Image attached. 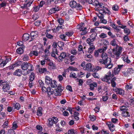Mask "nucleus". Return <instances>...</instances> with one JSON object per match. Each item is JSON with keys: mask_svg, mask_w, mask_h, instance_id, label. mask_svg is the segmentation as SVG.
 <instances>
[{"mask_svg": "<svg viewBox=\"0 0 134 134\" xmlns=\"http://www.w3.org/2000/svg\"><path fill=\"white\" fill-rule=\"evenodd\" d=\"M57 21L58 23L60 25H62L64 23V20L61 18L58 19Z\"/></svg>", "mask_w": 134, "mask_h": 134, "instance_id": "42", "label": "nucleus"}, {"mask_svg": "<svg viewBox=\"0 0 134 134\" xmlns=\"http://www.w3.org/2000/svg\"><path fill=\"white\" fill-rule=\"evenodd\" d=\"M102 55V59L99 60V63L101 64H103L105 68L111 69L113 66L111 59L108 58L107 55L106 53H103Z\"/></svg>", "mask_w": 134, "mask_h": 134, "instance_id": "2", "label": "nucleus"}, {"mask_svg": "<svg viewBox=\"0 0 134 134\" xmlns=\"http://www.w3.org/2000/svg\"><path fill=\"white\" fill-rule=\"evenodd\" d=\"M44 52V54L46 56H48L50 55V53L48 49L47 48L46 49H45Z\"/></svg>", "mask_w": 134, "mask_h": 134, "instance_id": "44", "label": "nucleus"}, {"mask_svg": "<svg viewBox=\"0 0 134 134\" xmlns=\"http://www.w3.org/2000/svg\"><path fill=\"white\" fill-rule=\"evenodd\" d=\"M14 106V109H16L17 110H19L20 107L19 104L18 103H16L15 104Z\"/></svg>", "mask_w": 134, "mask_h": 134, "instance_id": "39", "label": "nucleus"}, {"mask_svg": "<svg viewBox=\"0 0 134 134\" xmlns=\"http://www.w3.org/2000/svg\"><path fill=\"white\" fill-rule=\"evenodd\" d=\"M94 69V66H92L91 63L87 64L84 67V69L87 70L89 71H93Z\"/></svg>", "mask_w": 134, "mask_h": 134, "instance_id": "7", "label": "nucleus"}, {"mask_svg": "<svg viewBox=\"0 0 134 134\" xmlns=\"http://www.w3.org/2000/svg\"><path fill=\"white\" fill-rule=\"evenodd\" d=\"M107 125L108 126L109 129L111 132H113L115 130V127L114 125L111 122H108L107 123Z\"/></svg>", "mask_w": 134, "mask_h": 134, "instance_id": "11", "label": "nucleus"}, {"mask_svg": "<svg viewBox=\"0 0 134 134\" xmlns=\"http://www.w3.org/2000/svg\"><path fill=\"white\" fill-rule=\"evenodd\" d=\"M7 4L6 1H3L1 3H0V7L2 8L5 7Z\"/></svg>", "mask_w": 134, "mask_h": 134, "instance_id": "33", "label": "nucleus"}, {"mask_svg": "<svg viewBox=\"0 0 134 134\" xmlns=\"http://www.w3.org/2000/svg\"><path fill=\"white\" fill-rule=\"evenodd\" d=\"M89 118L92 121H94L95 120L96 118L95 116H94L93 115H90Z\"/></svg>", "mask_w": 134, "mask_h": 134, "instance_id": "49", "label": "nucleus"}, {"mask_svg": "<svg viewBox=\"0 0 134 134\" xmlns=\"http://www.w3.org/2000/svg\"><path fill=\"white\" fill-rule=\"evenodd\" d=\"M57 45L60 48V49H62V47L64 46V44L63 42L61 41H59L58 42Z\"/></svg>", "mask_w": 134, "mask_h": 134, "instance_id": "28", "label": "nucleus"}, {"mask_svg": "<svg viewBox=\"0 0 134 134\" xmlns=\"http://www.w3.org/2000/svg\"><path fill=\"white\" fill-rule=\"evenodd\" d=\"M65 134H75L74 130L71 129L69 130L67 133H66Z\"/></svg>", "mask_w": 134, "mask_h": 134, "instance_id": "47", "label": "nucleus"}, {"mask_svg": "<svg viewBox=\"0 0 134 134\" xmlns=\"http://www.w3.org/2000/svg\"><path fill=\"white\" fill-rule=\"evenodd\" d=\"M48 124L50 127L53 125L54 122L51 118H49L48 119Z\"/></svg>", "mask_w": 134, "mask_h": 134, "instance_id": "34", "label": "nucleus"}, {"mask_svg": "<svg viewBox=\"0 0 134 134\" xmlns=\"http://www.w3.org/2000/svg\"><path fill=\"white\" fill-rule=\"evenodd\" d=\"M127 71L129 75L134 72V70L132 68L128 69L127 70Z\"/></svg>", "mask_w": 134, "mask_h": 134, "instance_id": "48", "label": "nucleus"}, {"mask_svg": "<svg viewBox=\"0 0 134 134\" xmlns=\"http://www.w3.org/2000/svg\"><path fill=\"white\" fill-rule=\"evenodd\" d=\"M70 5L71 7L77 8V9L81 10L82 8V5L79 4H77L76 2L74 1H71L70 2Z\"/></svg>", "mask_w": 134, "mask_h": 134, "instance_id": "6", "label": "nucleus"}, {"mask_svg": "<svg viewBox=\"0 0 134 134\" xmlns=\"http://www.w3.org/2000/svg\"><path fill=\"white\" fill-rule=\"evenodd\" d=\"M50 85L52 88H55L58 86L57 83L55 80L52 81Z\"/></svg>", "mask_w": 134, "mask_h": 134, "instance_id": "23", "label": "nucleus"}, {"mask_svg": "<svg viewBox=\"0 0 134 134\" xmlns=\"http://www.w3.org/2000/svg\"><path fill=\"white\" fill-rule=\"evenodd\" d=\"M54 91V94L56 96H61L62 91L64 90V88L62 87L61 85L59 84Z\"/></svg>", "mask_w": 134, "mask_h": 134, "instance_id": "5", "label": "nucleus"}, {"mask_svg": "<svg viewBox=\"0 0 134 134\" xmlns=\"http://www.w3.org/2000/svg\"><path fill=\"white\" fill-rule=\"evenodd\" d=\"M22 74V71L20 69H17L14 73V75L19 76H20Z\"/></svg>", "mask_w": 134, "mask_h": 134, "instance_id": "17", "label": "nucleus"}, {"mask_svg": "<svg viewBox=\"0 0 134 134\" xmlns=\"http://www.w3.org/2000/svg\"><path fill=\"white\" fill-rule=\"evenodd\" d=\"M29 66L30 65L28 63L24 62L21 65V68L22 70H26L28 69Z\"/></svg>", "mask_w": 134, "mask_h": 134, "instance_id": "14", "label": "nucleus"}, {"mask_svg": "<svg viewBox=\"0 0 134 134\" xmlns=\"http://www.w3.org/2000/svg\"><path fill=\"white\" fill-rule=\"evenodd\" d=\"M130 104L131 106H133L134 107V98L130 99L129 100Z\"/></svg>", "mask_w": 134, "mask_h": 134, "instance_id": "50", "label": "nucleus"}, {"mask_svg": "<svg viewBox=\"0 0 134 134\" xmlns=\"http://www.w3.org/2000/svg\"><path fill=\"white\" fill-rule=\"evenodd\" d=\"M41 22L40 20H37L34 23V24L35 26H39L40 25Z\"/></svg>", "mask_w": 134, "mask_h": 134, "instance_id": "55", "label": "nucleus"}, {"mask_svg": "<svg viewBox=\"0 0 134 134\" xmlns=\"http://www.w3.org/2000/svg\"><path fill=\"white\" fill-rule=\"evenodd\" d=\"M16 52L18 54H21L23 53V51L22 48H19L16 50Z\"/></svg>", "mask_w": 134, "mask_h": 134, "instance_id": "32", "label": "nucleus"}, {"mask_svg": "<svg viewBox=\"0 0 134 134\" xmlns=\"http://www.w3.org/2000/svg\"><path fill=\"white\" fill-rule=\"evenodd\" d=\"M111 75L112 76H114V75L113 73L111 74L110 71H109L105 75L103 78H102V80L103 81L107 82L108 83H110Z\"/></svg>", "mask_w": 134, "mask_h": 134, "instance_id": "4", "label": "nucleus"}, {"mask_svg": "<svg viewBox=\"0 0 134 134\" xmlns=\"http://www.w3.org/2000/svg\"><path fill=\"white\" fill-rule=\"evenodd\" d=\"M95 40L92 38H87L86 40V42L90 46L88 48V52L91 53L95 49V47L94 45V41Z\"/></svg>", "mask_w": 134, "mask_h": 134, "instance_id": "3", "label": "nucleus"}, {"mask_svg": "<svg viewBox=\"0 0 134 134\" xmlns=\"http://www.w3.org/2000/svg\"><path fill=\"white\" fill-rule=\"evenodd\" d=\"M110 44V49L109 50H111L114 54L116 58L118 59L122 52V48L121 47H119L116 44L115 39H113L112 40Z\"/></svg>", "mask_w": 134, "mask_h": 134, "instance_id": "1", "label": "nucleus"}, {"mask_svg": "<svg viewBox=\"0 0 134 134\" xmlns=\"http://www.w3.org/2000/svg\"><path fill=\"white\" fill-rule=\"evenodd\" d=\"M45 83L47 85H49L52 81V79L49 77L46 76L45 77Z\"/></svg>", "mask_w": 134, "mask_h": 134, "instance_id": "19", "label": "nucleus"}, {"mask_svg": "<svg viewBox=\"0 0 134 134\" xmlns=\"http://www.w3.org/2000/svg\"><path fill=\"white\" fill-rule=\"evenodd\" d=\"M78 29L80 31H82L81 33V35H83L87 32V31H86L87 28L86 27H83Z\"/></svg>", "mask_w": 134, "mask_h": 134, "instance_id": "18", "label": "nucleus"}, {"mask_svg": "<svg viewBox=\"0 0 134 134\" xmlns=\"http://www.w3.org/2000/svg\"><path fill=\"white\" fill-rule=\"evenodd\" d=\"M42 108L41 107H38L37 112V115L38 116H41L42 115Z\"/></svg>", "mask_w": 134, "mask_h": 134, "instance_id": "20", "label": "nucleus"}, {"mask_svg": "<svg viewBox=\"0 0 134 134\" xmlns=\"http://www.w3.org/2000/svg\"><path fill=\"white\" fill-rule=\"evenodd\" d=\"M9 57H6V59L4 61V62H3V66H5L9 61L11 60V59H10V60H9Z\"/></svg>", "mask_w": 134, "mask_h": 134, "instance_id": "29", "label": "nucleus"}, {"mask_svg": "<svg viewBox=\"0 0 134 134\" xmlns=\"http://www.w3.org/2000/svg\"><path fill=\"white\" fill-rule=\"evenodd\" d=\"M29 55L31 57H32L33 55L37 57L38 55V52L35 51H32L30 52Z\"/></svg>", "mask_w": 134, "mask_h": 134, "instance_id": "21", "label": "nucleus"}, {"mask_svg": "<svg viewBox=\"0 0 134 134\" xmlns=\"http://www.w3.org/2000/svg\"><path fill=\"white\" fill-rule=\"evenodd\" d=\"M114 91L117 94L123 95L124 94V90L120 88L116 87L113 88V89Z\"/></svg>", "mask_w": 134, "mask_h": 134, "instance_id": "8", "label": "nucleus"}, {"mask_svg": "<svg viewBox=\"0 0 134 134\" xmlns=\"http://www.w3.org/2000/svg\"><path fill=\"white\" fill-rule=\"evenodd\" d=\"M29 38V35L27 33L24 34L23 35L22 38L23 41L25 42L28 40Z\"/></svg>", "mask_w": 134, "mask_h": 134, "instance_id": "16", "label": "nucleus"}, {"mask_svg": "<svg viewBox=\"0 0 134 134\" xmlns=\"http://www.w3.org/2000/svg\"><path fill=\"white\" fill-rule=\"evenodd\" d=\"M122 116L124 117H128L130 116L129 112L127 111L122 112L121 113Z\"/></svg>", "mask_w": 134, "mask_h": 134, "instance_id": "22", "label": "nucleus"}, {"mask_svg": "<svg viewBox=\"0 0 134 134\" xmlns=\"http://www.w3.org/2000/svg\"><path fill=\"white\" fill-rule=\"evenodd\" d=\"M71 53L73 55H75L77 53V51L75 49H72L71 50Z\"/></svg>", "mask_w": 134, "mask_h": 134, "instance_id": "52", "label": "nucleus"}, {"mask_svg": "<svg viewBox=\"0 0 134 134\" xmlns=\"http://www.w3.org/2000/svg\"><path fill=\"white\" fill-rule=\"evenodd\" d=\"M99 5L100 7V8L103 9V10H105V9H107V8L105 7L104 5L103 4L99 3Z\"/></svg>", "mask_w": 134, "mask_h": 134, "instance_id": "36", "label": "nucleus"}, {"mask_svg": "<svg viewBox=\"0 0 134 134\" xmlns=\"http://www.w3.org/2000/svg\"><path fill=\"white\" fill-rule=\"evenodd\" d=\"M3 86L2 88L3 91L4 92H9L10 87L9 85L7 83H3Z\"/></svg>", "mask_w": 134, "mask_h": 134, "instance_id": "9", "label": "nucleus"}, {"mask_svg": "<svg viewBox=\"0 0 134 134\" xmlns=\"http://www.w3.org/2000/svg\"><path fill=\"white\" fill-rule=\"evenodd\" d=\"M132 85L131 84H129L126 86L127 89H131L132 88Z\"/></svg>", "mask_w": 134, "mask_h": 134, "instance_id": "61", "label": "nucleus"}, {"mask_svg": "<svg viewBox=\"0 0 134 134\" xmlns=\"http://www.w3.org/2000/svg\"><path fill=\"white\" fill-rule=\"evenodd\" d=\"M120 71V70L119 68L115 67L114 69V74L116 75L118 74L119 73Z\"/></svg>", "mask_w": 134, "mask_h": 134, "instance_id": "41", "label": "nucleus"}, {"mask_svg": "<svg viewBox=\"0 0 134 134\" xmlns=\"http://www.w3.org/2000/svg\"><path fill=\"white\" fill-rule=\"evenodd\" d=\"M68 69L70 71H77V68H74L72 66H69L68 68Z\"/></svg>", "mask_w": 134, "mask_h": 134, "instance_id": "46", "label": "nucleus"}, {"mask_svg": "<svg viewBox=\"0 0 134 134\" xmlns=\"http://www.w3.org/2000/svg\"><path fill=\"white\" fill-rule=\"evenodd\" d=\"M92 75L95 78H99V75L98 74L96 73H94L92 74Z\"/></svg>", "mask_w": 134, "mask_h": 134, "instance_id": "63", "label": "nucleus"}, {"mask_svg": "<svg viewBox=\"0 0 134 134\" xmlns=\"http://www.w3.org/2000/svg\"><path fill=\"white\" fill-rule=\"evenodd\" d=\"M51 119L55 124L57 123L58 121V118L56 117H53L51 118Z\"/></svg>", "mask_w": 134, "mask_h": 134, "instance_id": "45", "label": "nucleus"}, {"mask_svg": "<svg viewBox=\"0 0 134 134\" xmlns=\"http://www.w3.org/2000/svg\"><path fill=\"white\" fill-rule=\"evenodd\" d=\"M42 91L43 92H46L47 91L48 87L46 88V87L43 86L41 87Z\"/></svg>", "mask_w": 134, "mask_h": 134, "instance_id": "57", "label": "nucleus"}, {"mask_svg": "<svg viewBox=\"0 0 134 134\" xmlns=\"http://www.w3.org/2000/svg\"><path fill=\"white\" fill-rule=\"evenodd\" d=\"M48 95L50 96L53 94H54V91H53V90H51L50 87H48V90L47 92Z\"/></svg>", "mask_w": 134, "mask_h": 134, "instance_id": "24", "label": "nucleus"}, {"mask_svg": "<svg viewBox=\"0 0 134 134\" xmlns=\"http://www.w3.org/2000/svg\"><path fill=\"white\" fill-rule=\"evenodd\" d=\"M46 36L47 38L49 39H52L53 38V36L48 33H47L46 34Z\"/></svg>", "mask_w": 134, "mask_h": 134, "instance_id": "54", "label": "nucleus"}, {"mask_svg": "<svg viewBox=\"0 0 134 134\" xmlns=\"http://www.w3.org/2000/svg\"><path fill=\"white\" fill-rule=\"evenodd\" d=\"M23 59L24 61H27L29 60V57L27 55H25L24 56Z\"/></svg>", "mask_w": 134, "mask_h": 134, "instance_id": "58", "label": "nucleus"}, {"mask_svg": "<svg viewBox=\"0 0 134 134\" xmlns=\"http://www.w3.org/2000/svg\"><path fill=\"white\" fill-rule=\"evenodd\" d=\"M125 54H124V53H123L122 55L123 56L122 57L123 60L125 62H126L127 63H129L130 62V60L128 59V56L127 55H126L125 56H124V55H125Z\"/></svg>", "mask_w": 134, "mask_h": 134, "instance_id": "15", "label": "nucleus"}, {"mask_svg": "<svg viewBox=\"0 0 134 134\" xmlns=\"http://www.w3.org/2000/svg\"><path fill=\"white\" fill-rule=\"evenodd\" d=\"M30 66L31 67L30 69H28L27 71H26L27 74L29 73L30 71H32L34 70V67L32 65L30 64Z\"/></svg>", "mask_w": 134, "mask_h": 134, "instance_id": "40", "label": "nucleus"}, {"mask_svg": "<svg viewBox=\"0 0 134 134\" xmlns=\"http://www.w3.org/2000/svg\"><path fill=\"white\" fill-rule=\"evenodd\" d=\"M97 15L98 18L100 19V20L103 19L104 18V15L103 14H98Z\"/></svg>", "mask_w": 134, "mask_h": 134, "instance_id": "59", "label": "nucleus"}, {"mask_svg": "<svg viewBox=\"0 0 134 134\" xmlns=\"http://www.w3.org/2000/svg\"><path fill=\"white\" fill-rule=\"evenodd\" d=\"M70 77H72L75 79L76 78V74L75 73H72L71 72L70 75Z\"/></svg>", "mask_w": 134, "mask_h": 134, "instance_id": "56", "label": "nucleus"}, {"mask_svg": "<svg viewBox=\"0 0 134 134\" xmlns=\"http://www.w3.org/2000/svg\"><path fill=\"white\" fill-rule=\"evenodd\" d=\"M67 57V55H66V53L64 52L61 53L60 55L58 57L59 62H62L64 58Z\"/></svg>", "mask_w": 134, "mask_h": 134, "instance_id": "12", "label": "nucleus"}, {"mask_svg": "<svg viewBox=\"0 0 134 134\" xmlns=\"http://www.w3.org/2000/svg\"><path fill=\"white\" fill-rule=\"evenodd\" d=\"M66 36L64 34H61L59 36L60 38L62 39V40H64V41H65V38Z\"/></svg>", "mask_w": 134, "mask_h": 134, "instance_id": "64", "label": "nucleus"}, {"mask_svg": "<svg viewBox=\"0 0 134 134\" xmlns=\"http://www.w3.org/2000/svg\"><path fill=\"white\" fill-rule=\"evenodd\" d=\"M120 110L122 111V112L126 111L128 110L127 107L125 106H122L120 107Z\"/></svg>", "mask_w": 134, "mask_h": 134, "instance_id": "27", "label": "nucleus"}, {"mask_svg": "<svg viewBox=\"0 0 134 134\" xmlns=\"http://www.w3.org/2000/svg\"><path fill=\"white\" fill-rule=\"evenodd\" d=\"M99 37L101 38H104L107 37V35L104 33H101L99 36Z\"/></svg>", "mask_w": 134, "mask_h": 134, "instance_id": "31", "label": "nucleus"}, {"mask_svg": "<svg viewBox=\"0 0 134 134\" xmlns=\"http://www.w3.org/2000/svg\"><path fill=\"white\" fill-rule=\"evenodd\" d=\"M84 24V23H81L80 24H79L77 26V29H80L82 27H83V25Z\"/></svg>", "mask_w": 134, "mask_h": 134, "instance_id": "60", "label": "nucleus"}, {"mask_svg": "<svg viewBox=\"0 0 134 134\" xmlns=\"http://www.w3.org/2000/svg\"><path fill=\"white\" fill-rule=\"evenodd\" d=\"M35 74L33 72H32L30 76L29 80L30 81H33L35 79Z\"/></svg>", "mask_w": 134, "mask_h": 134, "instance_id": "26", "label": "nucleus"}, {"mask_svg": "<svg viewBox=\"0 0 134 134\" xmlns=\"http://www.w3.org/2000/svg\"><path fill=\"white\" fill-rule=\"evenodd\" d=\"M112 9L113 10L115 11H117L118 10L119 8L117 5L115 4L113 6Z\"/></svg>", "mask_w": 134, "mask_h": 134, "instance_id": "35", "label": "nucleus"}, {"mask_svg": "<svg viewBox=\"0 0 134 134\" xmlns=\"http://www.w3.org/2000/svg\"><path fill=\"white\" fill-rule=\"evenodd\" d=\"M112 98L114 100H117V99L118 96L116 94H114L112 95Z\"/></svg>", "mask_w": 134, "mask_h": 134, "instance_id": "62", "label": "nucleus"}, {"mask_svg": "<svg viewBox=\"0 0 134 134\" xmlns=\"http://www.w3.org/2000/svg\"><path fill=\"white\" fill-rule=\"evenodd\" d=\"M124 30L125 33L127 35L129 34L130 33V31L129 28H125L124 29Z\"/></svg>", "mask_w": 134, "mask_h": 134, "instance_id": "43", "label": "nucleus"}, {"mask_svg": "<svg viewBox=\"0 0 134 134\" xmlns=\"http://www.w3.org/2000/svg\"><path fill=\"white\" fill-rule=\"evenodd\" d=\"M78 51L79 52L82 51L83 53H84V52L83 50V47L81 45H79L78 46Z\"/></svg>", "mask_w": 134, "mask_h": 134, "instance_id": "53", "label": "nucleus"}, {"mask_svg": "<svg viewBox=\"0 0 134 134\" xmlns=\"http://www.w3.org/2000/svg\"><path fill=\"white\" fill-rule=\"evenodd\" d=\"M43 49L42 47H41L39 49V51L38 52V53L39 57L41 56L42 53H43Z\"/></svg>", "mask_w": 134, "mask_h": 134, "instance_id": "30", "label": "nucleus"}, {"mask_svg": "<svg viewBox=\"0 0 134 134\" xmlns=\"http://www.w3.org/2000/svg\"><path fill=\"white\" fill-rule=\"evenodd\" d=\"M18 127V125L16 122H13L12 126V128L13 129L15 130Z\"/></svg>", "mask_w": 134, "mask_h": 134, "instance_id": "51", "label": "nucleus"}, {"mask_svg": "<svg viewBox=\"0 0 134 134\" xmlns=\"http://www.w3.org/2000/svg\"><path fill=\"white\" fill-rule=\"evenodd\" d=\"M46 71L47 69L45 68H40L39 69V72L41 74L43 73L45 71Z\"/></svg>", "mask_w": 134, "mask_h": 134, "instance_id": "37", "label": "nucleus"}, {"mask_svg": "<svg viewBox=\"0 0 134 134\" xmlns=\"http://www.w3.org/2000/svg\"><path fill=\"white\" fill-rule=\"evenodd\" d=\"M97 86V84L96 83H93L92 84H91L90 86V89L91 90H93L94 89V87H96Z\"/></svg>", "mask_w": 134, "mask_h": 134, "instance_id": "25", "label": "nucleus"}, {"mask_svg": "<svg viewBox=\"0 0 134 134\" xmlns=\"http://www.w3.org/2000/svg\"><path fill=\"white\" fill-rule=\"evenodd\" d=\"M59 9L58 7H55V8H52L50 10L48 13V14H51L55 13L56 11H58L59 10Z\"/></svg>", "mask_w": 134, "mask_h": 134, "instance_id": "13", "label": "nucleus"}, {"mask_svg": "<svg viewBox=\"0 0 134 134\" xmlns=\"http://www.w3.org/2000/svg\"><path fill=\"white\" fill-rule=\"evenodd\" d=\"M97 36V34L96 33H93L91 35L90 37L96 40V37Z\"/></svg>", "mask_w": 134, "mask_h": 134, "instance_id": "38", "label": "nucleus"}, {"mask_svg": "<svg viewBox=\"0 0 134 134\" xmlns=\"http://www.w3.org/2000/svg\"><path fill=\"white\" fill-rule=\"evenodd\" d=\"M38 32L37 31H32L30 33L31 40L29 41L30 42L34 39L37 37L38 36Z\"/></svg>", "mask_w": 134, "mask_h": 134, "instance_id": "10", "label": "nucleus"}]
</instances>
